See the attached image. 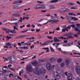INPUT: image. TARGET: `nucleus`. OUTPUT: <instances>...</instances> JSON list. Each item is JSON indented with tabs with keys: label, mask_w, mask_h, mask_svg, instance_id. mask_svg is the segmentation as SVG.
Listing matches in <instances>:
<instances>
[{
	"label": "nucleus",
	"mask_w": 80,
	"mask_h": 80,
	"mask_svg": "<svg viewBox=\"0 0 80 80\" xmlns=\"http://www.w3.org/2000/svg\"><path fill=\"white\" fill-rule=\"evenodd\" d=\"M73 32H70L66 34L67 39H71V38H73L74 37H73Z\"/></svg>",
	"instance_id": "1"
},
{
	"label": "nucleus",
	"mask_w": 80,
	"mask_h": 80,
	"mask_svg": "<svg viewBox=\"0 0 80 80\" xmlns=\"http://www.w3.org/2000/svg\"><path fill=\"white\" fill-rule=\"evenodd\" d=\"M33 73L38 75H41V73L40 72V69H35L33 70Z\"/></svg>",
	"instance_id": "2"
},
{
	"label": "nucleus",
	"mask_w": 80,
	"mask_h": 80,
	"mask_svg": "<svg viewBox=\"0 0 80 80\" xmlns=\"http://www.w3.org/2000/svg\"><path fill=\"white\" fill-rule=\"evenodd\" d=\"M46 67L48 70L49 72H50L52 70V67L51 64L50 63H47L46 64Z\"/></svg>",
	"instance_id": "3"
},
{
	"label": "nucleus",
	"mask_w": 80,
	"mask_h": 80,
	"mask_svg": "<svg viewBox=\"0 0 80 80\" xmlns=\"http://www.w3.org/2000/svg\"><path fill=\"white\" fill-rule=\"evenodd\" d=\"M26 69L30 72H32V67L30 65H28L26 66Z\"/></svg>",
	"instance_id": "4"
},
{
	"label": "nucleus",
	"mask_w": 80,
	"mask_h": 80,
	"mask_svg": "<svg viewBox=\"0 0 80 80\" xmlns=\"http://www.w3.org/2000/svg\"><path fill=\"white\" fill-rule=\"evenodd\" d=\"M22 7V6H20L19 5H15L13 7V9H15V8L16 9H18L19 8H21Z\"/></svg>",
	"instance_id": "5"
},
{
	"label": "nucleus",
	"mask_w": 80,
	"mask_h": 80,
	"mask_svg": "<svg viewBox=\"0 0 80 80\" xmlns=\"http://www.w3.org/2000/svg\"><path fill=\"white\" fill-rule=\"evenodd\" d=\"M40 71L41 75H42V74H43V73L44 74V73H45V72H46L45 70V69L43 68H41L40 69Z\"/></svg>",
	"instance_id": "6"
},
{
	"label": "nucleus",
	"mask_w": 80,
	"mask_h": 80,
	"mask_svg": "<svg viewBox=\"0 0 80 80\" xmlns=\"http://www.w3.org/2000/svg\"><path fill=\"white\" fill-rule=\"evenodd\" d=\"M32 64L33 65V66H34L35 67H36V66H37L38 65V63L36 61L32 62Z\"/></svg>",
	"instance_id": "7"
},
{
	"label": "nucleus",
	"mask_w": 80,
	"mask_h": 80,
	"mask_svg": "<svg viewBox=\"0 0 80 80\" xmlns=\"http://www.w3.org/2000/svg\"><path fill=\"white\" fill-rule=\"evenodd\" d=\"M27 37V36L26 35H20L19 36H18L17 37H16V38H23L24 37Z\"/></svg>",
	"instance_id": "8"
},
{
	"label": "nucleus",
	"mask_w": 80,
	"mask_h": 80,
	"mask_svg": "<svg viewBox=\"0 0 80 80\" xmlns=\"http://www.w3.org/2000/svg\"><path fill=\"white\" fill-rule=\"evenodd\" d=\"M58 22H59V20H51V23H52V24H54L55 23H56Z\"/></svg>",
	"instance_id": "9"
},
{
	"label": "nucleus",
	"mask_w": 80,
	"mask_h": 80,
	"mask_svg": "<svg viewBox=\"0 0 80 80\" xmlns=\"http://www.w3.org/2000/svg\"><path fill=\"white\" fill-rule=\"evenodd\" d=\"M54 75L55 78L56 79H59L60 78V76L58 74H56L55 73L54 74Z\"/></svg>",
	"instance_id": "10"
},
{
	"label": "nucleus",
	"mask_w": 80,
	"mask_h": 80,
	"mask_svg": "<svg viewBox=\"0 0 80 80\" xmlns=\"http://www.w3.org/2000/svg\"><path fill=\"white\" fill-rule=\"evenodd\" d=\"M2 69L4 72H6L7 71H8V68H7V66H4Z\"/></svg>",
	"instance_id": "11"
},
{
	"label": "nucleus",
	"mask_w": 80,
	"mask_h": 80,
	"mask_svg": "<svg viewBox=\"0 0 80 80\" xmlns=\"http://www.w3.org/2000/svg\"><path fill=\"white\" fill-rule=\"evenodd\" d=\"M65 62L67 67H68V64L70 63V60H69V59H66L65 61Z\"/></svg>",
	"instance_id": "12"
},
{
	"label": "nucleus",
	"mask_w": 80,
	"mask_h": 80,
	"mask_svg": "<svg viewBox=\"0 0 80 80\" xmlns=\"http://www.w3.org/2000/svg\"><path fill=\"white\" fill-rule=\"evenodd\" d=\"M12 16L14 17H20V15L19 14H14L12 15Z\"/></svg>",
	"instance_id": "13"
},
{
	"label": "nucleus",
	"mask_w": 80,
	"mask_h": 80,
	"mask_svg": "<svg viewBox=\"0 0 80 80\" xmlns=\"http://www.w3.org/2000/svg\"><path fill=\"white\" fill-rule=\"evenodd\" d=\"M78 67H76V72L78 73V74H80V68H78Z\"/></svg>",
	"instance_id": "14"
},
{
	"label": "nucleus",
	"mask_w": 80,
	"mask_h": 80,
	"mask_svg": "<svg viewBox=\"0 0 80 80\" xmlns=\"http://www.w3.org/2000/svg\"><path fill=\"white\" fill-rule=\"evenodd\" d=\"M55 58H51L50 59V61L51 63H53L55 61Z\"/></svg>",
	"instance_id": "15"
},
{
	"label": "nucleus",
	"mask_w": 80,
	"mask_h": 80,
	"mask_svg": "<svg viewBox=\"0 0 80 80\" xmlns=\"http://www.w3.org/2000/svg\"><path fill=\"white\" fill-rule=\"evenodd\" d=\"M70 28H71V25L68 26L67 27V28H65V30H66V31H67V32H68V29L70 30Z\"/></svg>",
	"instance_id": "16"
},
{
	"label": "nucleus",
	"mask_w": 80,
	"mask_h": 80,
	"mask_svg": "<svg viewBox=\"0 0 80 80\" xmlns=\"http://www.w3.org/2000/svg\"><path fill=\"white\" fill-rule=\"evenodd\" d=\"M5 32L7 33H11L12 30L9 29H7V31H6Z\"/></svg>",
	"instance_id": "17"
},
{
	"label": "nucleus",
	"mask_w": 80,
	"mask_h": 80,
	"mask_svg": "<svg viewBox=\"0 0 80 80\" xmlns=\"http://www.w3.org/2000/svg\"><path fill=\"white\" fill-rule=\"evenodd\" d=\"M54 42H59V40L56 37H54Z\"/></svg>",
	"instance_id": "18"
},
{
	"label": "nucleus",
	"mask_w": 80,
	"mask_h": 80,
	"mask_svg": "<svg viewBox=\"0 0 80 80\" xmlns=\"http://www.w3.org/2000/svg\"><path fill=\"white\" fill-rule=\"evenodd\" d=\"M49 44V43H48V41H47L46 42L43 43V44H42V45H43V46H45V45H48Z\"/></svg>",
	"instance_id": "19"
},
{
	"label": "nucleus",
	"mask_w": 80,
	"mask_h": 80,
	"mask_svg": "<svg viewBox=\"0 0 80 80\" xmlns=\"http://www.w3.org/2000/svg\"><path fill=\"white\" fill-rule=\"evenodd\" d=\"M68 78H72V76L70 73H69L68 75Z\"/></svg>",
	"instance_id": "20"
},
{
	"label": "nucleus",
	"mask_w": 80,
	"mask_h": 80,
	"mask_svg": "<svg viewBox=\"0 0 80 80\" xmlns=\"http://www.w3.org/2000/svg\"><path fill=\"white\" fill-rule=\"evenodd\" d=\"M58 1V0H52L50 1V3H56V2H57Z\"/></svg>",
	"instance_id": "21"
},
{
	"label": "nucleus",
	"mask_w": 80,
	"mask_h": 80,
	"mask_svg": "<svg viewBox=\"0 0 80 80\" xmlns=\"http://www.w3.org/2000/svg\"><path fill=\"white\" fill-rule=\"evenodd\" d=\"M12 45V44L10 43H7L6 44V46H7V47H10V46H11Z\"/></svg>",
	"instance_id": "22"
},
{
	"label": "nucleus",
	"mask_w": 80,
	"mask_h": 80,
	"mask_svg": "<svg viewBox=\"0 0 80 80\" xmlns=\"http://www.w3.org/2000/svg\"><path fill=\"white\" fill-rule=\"evenodd\" d=\"M71 9L72 10H73V9L76 10V9H77V7L76 6L72 7H71Z\"/></svg>",
	"instance_id": "23"
},
{
	"label": "nucleus",
	"mask_w": 80,
	"mask_h": 80,
	"mask_svg": "<svg viewBox=\"0 0 80 80\" xmlns=\"http://www.w3.org/2000/svg\"><path fill=\"white\" fill-rule=\"evenodd\" d=\"M10 74V72H7L5 73V75L6 76H8V75H9Z\"/></svg>",
	"instance_id": "24"
},
{
	"label": "nucleus",
	"mask_w": 80,
	"mask_h": 80,
	"mask_svg": "<svg viewBox=\"0 0 80 80\" xmlns=\"http://www.w3.org/2000/svg\"><path fill=\"white\" fill-rule=\"evenodd\" d=\"M9 77L11 78H13V74H10L9 75Z\"/></svg>",
	"instance_id": "25"
},
{
	"label": "nucleus",
	"mask_w": 80,
	"mask_h": 80,
	"mask_svg": "<svg viewBox=\"0 0 80 80\" xmlns=\"http://www.w3.org/2000/svg\"><path fill=\"white\" fill-rule=\"evenodd\" d=\"M22 49H24V50H28V49L29 48L28 47H22Z\"/></svg>",
	"instance_id": "26"
},
{
	"label": "nucleus",
	"mask_w": 80,
	"mask_h": 80,
	"mask_svg": "<svg viewBox=\"0 0 80 80\" xmlns=\"http://www.w3.org/2000/svg\"><path fill=\"white\" fill-rule=\"evenodd\" d=\"M50 48L51 52H54V49L51 46L50 47Z\"/></svg>",
	"instance_id": "27"
},
{
	"label": "nucleus",
	"mask_w": 80,
	"mask_h": 80,
	"mask_svg": "<svg viewBox=\"0 0 80 80\" xmlns=\"http://www.w3.org/2000/svg\"><path fill=\"white\" fill-rule=\"evenodd\" d=\"M55 8V6L53 5L51 6H50L49 8L50 9H53Z\"/></svg>",
	"instance_id": "28"
},
{
	"label": "nucleus",
	"mask_w": 80,
	"mask_h": 80,
	"mask_svg": "<svg viewBox=\"0 0 80 80\" xmlns=\"http://www.w3.org/2000/svg\"><path fill=\"white\" fill-rule=\"evenodd\" d=\"M10 69L12 70V71H13V72H15V68H10Z\"/></svg>",
	"instance_id": "29"
},
{
	"label": "nucleus",
	"mask_w": 80,
	"mask_h": 80,
	"mask_svg": "<svg viewBox=\"0 0 80 80\" xmlns=\"http://www.w3.org/2000/svg\"><path fill=\"white\" fill-rule=\"evenodd\" d=\"M11 33H17V32L15 30H12Z\"/></svg>",
	"instance_id": "30"
},
{
	"label": "nucleus",
	"mask_w": 80,
	"mask_h": 80,
	"mask_svg": "<svg viewBox=\"0 0 80 80\" xmlns=\"http://www.w3.org/2000/svg\"><path fill=\"white\" fill-rule=\"evenodd\" d=\"M68 5H74V4L73 3H71V2H69L68 3Z\"/></svg>",
	"instance_id": "31"
},
{
	"label": "nucleus",
	"mask_w": 80,
	"mask_h": 80,
	"mask_svg": "<svg viewBox=\"0 0 80 80\" xmlns=\"http://www.w3.org/2000/svg\"><path fill=\"white\" fill-rule=\"evenodd\" d=\"M2 30L3 31H6H6H7V29L5 28H2Z\"/></svg>",
	"instance_id": "32"
},
{
	"label": "nucleus",
	"mask_w": 80,
	"mask_h": 80,
	"mask_svg": "<svg viewBox=\"0 0 80 80\" xmlns=\"http://www.w3.org/2000/svg\"><path fill=\"white\" fill-rule=\"evenodd\" d=\"M64 66L65 63H64V62H62L61 63V67H64Z\"/></svg>",
	"instance_id": "33"
},
{
	"label": "nucleus",
	"mask_w": 80,
	"mask_h": 80,
	"mask_svg": "<svg viewBox=\"0 0 80 80\" xmlns=\"http://www.w3.org/2000/svg\"><path fill=\"white\" fill-rule=\"evenodd\" d=\"M47 38H48V39H52L53 38V37L52 36H47Z\"/></svg>",
	"instance_id": "34"
},
{
	"label": "nucleus",
	"mask_w": 80,
	"mask_h": 80,
	"mask_svg": "<svg viewBox=\"0 0 80 80\" xmlns=\"http://www.w3.org/2000/svg\"><path fill=\"white\" fill-rule=\"evenodd\" d=\"M79 30L77 27H75L74 28V30L76 32H78V31Z\"/></svg>",
	"instance_id": "35"
},
{
	"label": "nucleus",
	"mask_w": 80,
	"mask_h": 80,
	"mask_svg": "<svg viewBox=\"0 0 80 80\" xmlns=\"http://www.w3.org/2000/svg\"><path fill=\"white\" fill-rule=\"evenodd\" d=\"M1 79L2 80H7V78L5 77H2Z\"/></svg>",
	"instance_id": "36"
},
{
	"label": "nucleus",
	"mask_w": 80,
	"mask_h": 80,
	"mask_svg": "<svg viewBox=\"0 0 80 80\" xmlns=\"http://www.w3.org/2000/svg\"><path fill=\"white\" fill-rule=\"evenodd\" d=\"M57 62L59 63L61 62H62V59L60 58L58 59L57 60Z\"/></svg>",
	"instance_id": "37"
},
{
	"label": "nucleus",
	"mask_w": 80,
	"mask_h": 80,
	"mask_svg": "<svg viewBox=\"0 0 80 80\" xmlns=\"http://www.w3.org/2000/svg\"><path fill=\"white\" fill-rule=\"evenodd\" d=\"M6 38H8L7 39V40H9V39H10V38H12V37H8V36L6 37Z\"/></svg>",
	"instance_id": "38"
},
{
	"label": "nucleus",
	"mask_w": 80,
	"mask_h": 80,
	"mask_svg": "<svg viewBox=\"0 0 80 80\" xmlns=\"http://www.w3.org/2000/svg\"><path fill=\"white\" fill-rule=\"evenodd\" d=\"M17 54V53L15 52H13V53H12V55L14 56V55H15Z\"/></svg>",
	"instance_id": "39"
},
{
	"label": "nucleus",
	"mask_w": 80,
	"mask_h": 80,
	"mask_svg": "<svg viewBox=\"0 0 80 80\" xmlns=\"http://www.w3.org/2000/svg\"><path fill=\"white\" fill-rule=\"evenodd\" d=\"M8 59L10 60H12V56H9V57H8Z\"/></svg>",
	"instance_id": "40"
},
{
	"label": "nucleus",
	"mask_w": 80,
	"mask_h": 80,
	"mask_svg": "<svg viewBox=\"0 0 80 80\" xmlns=\"http://www.w3.org/2000/svg\"><path fill=\"white\" fill-rule=\"evenodd\" d=\"M28 30V29H27L26 30L24 31H22L21 32V33H25L26 32H27Z\"/></svg>",
	"instance_id": "41"
},
{
	"label": "nucleus",
	"mask_w": 80,
	"mask_h": 80,
	"mask_svg": "<svg viewBox=\"0 0 80 80\" xmlns=\"http://www.w3.org/2000/svg\"><path fill=\"white\" fill-rule=\"evenodd\" d=\"M20 20H19V22H22V18L20 17Z\"/></svg>",
	"instance_id": "42"
},
{
	"label": "nucleus",
	"mask_w": 80,
	"mask_h": 80,
	"mask_svg": "<svg viewBox=\"0 0 80 80\" xmlns=\"http://www.w3.org/2000/svg\"><path fill=\"white\" fill-rule=\"evenodd\" d=\"M18 3H22V2H23V1H22L21 0H19L18 1Z\"/></svg>",
	"instance_id": "43"
},
{
	"label": "nucleus",
	"mask_w": 80,
	"mask_h": 80,
	"mask_svg": "<svg viewBox=\"0 0 80 80\" xmlns=\"http://www.w3.org/2000/svg\"><path fill=\"white\" fill-rule=\"evenodd\" d=\"M78 32L77 33V35H80V30L79 29L78 31Z\"/></svg>",
	"instance_id": "44"
},
{
	"label": "nucleus",
	"mask_w": 80,
	"mask_h": 80,
	"mask_svg": "<svg viewBox=\"0 0 80 80\" xmlns=\"http://www.w3.org/2000/svg\"><path fill=\"white\" fill-rule=\"evenodd\" d=\"M69 10V9L68 8H66L65 10H64V11H65V12H68Z\"/></svg>",
	"instance_id": "45"
},
{
	"label": "nucleus",
	"mask_w": 80,
	"mask_h": 80,
	"mask_svg": "<svg viewBox=\"0 0 80 80\" xmlns=\"http://www.w3.org/2000/svg\"><path fill=\"white\" fill-rule=\"evenodd\" d=\"M66 29H63L62 30V32H65L66 31Z\"/></svg>",
	"instance_id": "46"
},
{
	"label": "nucleus",
	"mask_w": 80,
	"mask_h": 80,
	"mask_svg": "<svg viewBox=\"0 0 80 80\" xmlns=\"http://www.w3.org/2000/svg\"><path fill=\"white\" fill-rule=\"evenodd\" d=\"M41 7H42V8H45V5H42L41 6Z\"/></svg>",
	"instance_id": "47"
},
{
	"label": "nucleus",
	"mask_w": 80,
	"mask_h": 80,
	"mask_svg": "<svg viewBox=\"0 0 80 80\" xmlns=\"http://www.w3.org/2000/svg\"><path fill=\"white\" fill-rule=\"evenodd\" d=\"M41 12H42V13H45V12H47V11L46 10H41Z\"/></svg>",
	"instance_id": "48"
},
{
	"label": "nucleus",
	"mask_w": 80,
	"mask_h": 80,
	"mask_svg": "<svg viewBox=\"0 0 80 80\" xmlns=\"http://www.w3.org/2000/svg\"><path fill=\"white\" fill-rule=\"evenodd\" d=\"M71 27H72V28H75V25L74 24H72L71 25Z\"/></svg>",
	"instance_id": "49"
},
{
	"label": "nucleus",
	"mask_w": 80,
	"mask_h": 80,
	"mask_svg": "<svg viewBox=\"0 0 80 80\" xmlns=\"http://www.w3.org/2000/svg\"><path fill=\"white\" fill-rule=\"evenodd\" d=\"M37 25H38V27H42V25L40 24H37Z\"/></svg>",
	"instance_id": "50"
},
{
	"label": "nucleus",
	"mask_w": 80,
	"mask_h": 80,
	"mask_svg": "<svg viewBox=\"0 0 80 80\" xmlns=\"http://www.w3.org/2000/svg\"><path fill=\"white\" fill-rule=\"evenodd\" d=\"M76 26H77V27L78 28L79 27H80V24H76Z\"/></svg>",
	"instance_id": "51"
},
{
	"label": "nucleus",
	"mask_w": 80,
	"mask_h": 80,
	"mask_svg": "<svg viewBox=\"0 0 80 80\" xmlns=\"http://www.w3.org/2000/svg\"><path fill=\"white\" fill-rule=\"evenodd\" d=\"M68 15H73V13L72 12H70L68 13Z\"/></svg>",
	"instance_id": "52"
},
{
	"label": "nucleus",
	"mask_w": 80,
	"mask_h": 80,
	"mask_svg": "<svg viewBox=\"0 0 80 80\" xmlns=\"http://www.w3.org/2000/svg\"><path fill=\"white\" fill-rule=\"evenodd\" d=\"M38 38L40 39V38H42V37L41 36H38Z\"/></svg>",
	"instance_id": "53"
},
{
	"label": "nucleus",
	"mask_w": 80,
	"mask_h": 80,
	"mask_svg": "<svg viewBox=\"0 0 80 80\" xmlns=\"http://www.w3.org/2000/svg\"><path fill=\"white\" fill-rule=\"evenodd\" d=\"M18 76H15L14 77L15 79H18Z\"/></svg>",
	"instance_id": "54"
},
{
	"label": "nucleus",
	"mask_w": 80,
	"mask_h": 80,
	"mask_svg": "<svg viewBox=\"0 0 80 80\" xmlns=\"http://www.w3.org/2000/svg\"><path fill=\"white\" fill-rule=\"evenodd\" d=\"M34 9H35V10H38V7L37 6H35L34 7Z\"/></svg>",
	"instance_id": "55"
},
{
	"label": "nucleus",
	"mask_w": 80,
	"mask_h": 80,
	"mask_svg": "<svg viewBox=\"0 0 80 80\" xmlns=\"http://www.w3.org/2000/svg\"><path fill=\"white\" fill-rule=\"evenodd\" d=\"M48 43H51V42H53V40H51V41H48Z\"/></svg>",
	"instance_id": "56"
},
{
	"label": "nucleus",
	"mask_w": 80,
	"mask_h": 80,
	"mask_svg": "<svg viewBox=\"0 0 80 80\" xmlns=\"http://www.w3.org/2000/svg\"><path fill=\"white\" fill-rule=\"evenodd\" d=\"M60 30V28L59 27H58L56 28V30H57V31H58Z\"/></svg>",
	"instance_id": "57"
},
{
	"label": "nucleus",
	"mask_w": 80,
	"mask_h": 80,
	"mask_svg": "<svg viewBox=\"0 0 80 80\" xmlns=\"http://www.w3.org/2000/svg\"><path fill=\"white\" fill-rule=\"evenodd\" d=\"M31 27H32V28H35V25H34L32 24L31 25Z\"/></svg>",
	"instance_id": "58"
},
{
	"label": "nucleus",
	"mask_w": 80,
	"mask_h": 80,
	"mask_svg": "<svg viewBox=\"0 0 80 80\" xmlns=\"http://www.w3.org/2000/svg\"><path fill=\"white\" fill-rule=\"evenodd\" d=\"M42 49H44V50H49L48 48H42Z\"/></svg>",
	"instance_id": "59"
},
{
	"label": "nucleus",
	"mask_w": 80,
	"mask_h": 80,
	"mask_svg": "<svg viewBox=\"0 0 80 80\" xmlns=\"http://www.w3.org/2000/svg\"><path fill=\"white\" fill-rule=\"evenodd\" d=\"M3 72L2 71L0 70V74L1 75L3 74Z\"/></svg>",
	"instance_id": "60"
},
{
	"label": "nucleus",
	"mask_w": 80,
	"mask_h": 80,
	"mask_svg": "<svg viewBox=\"0 0 80 80\" xmlns=\"http://www.w3.org/2000/svg\"><path fill=\"white\" fill-rule=\"evenodd\" d=\"M14 30H18V28H16V26H14Z\"/></svg>",
	"instance_id": "61"
},
{
	"label": "nucleus",
	"mask_w": 80,
	"mask_h": 80,
	"mask_svg": "<svg viewBox=\"0 0 80 80\" xmlns=\"http://www.w3.org/2000/svg\"><path fill=\"white\" fill-rule=\"evenodd\" d=\"M25 27V25H23L22 26H20V28H23V27Z\"/></svg>",
	"instance_id": "62"
},
{
	"label": "nucleus",
	"mask_w": 80,
	"mask_h": 80,
	"mask_svg": "<svg viewBox=\"0 0 80 80\" xmlns=\"http://www.w3.org/2000/svg\"><path fill=\"white\" fill-rule=\"evenodd\" d=\"M30 48L31 49H32V48H34V46H30Z\"/></svg>",
	"instance_id": "63"
},
{
	"label": "nucleus",
	"mask_w": 80,
	"mask_h": 80,
	"mask_svg": "<svg viewBox=\"0 0 80 80\" xmlns=\"http://www.w3.org/2000/svg\"><path fill=\"white\" fill-rule=\"evenodd\" d=\"M21 43L20 42H18V45H19V46H21Z\"/></svg>",
	"instance_id": "64"
}]
</instances>
